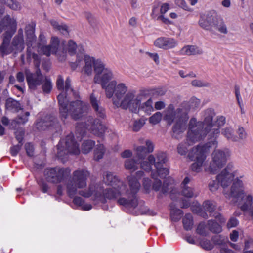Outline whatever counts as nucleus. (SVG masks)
<instances>
[{
  "label": "nucleus",
  "instance_id": "nucleus-1",
  "mask_svg": "<svg viewBox=\"0 0 253 253\" xmlns=\"http://www.w3.org/2000/svg\"><path fill=\"white\" fill-rule=\"evenodd\" d=\"M128 181L130 192L129 190L123 192L125 188L115 187L107 188L105 190L103 189L101 196L99 198L104 197L109 200L117 199V203L120 205L124 206L127 208H135L137 205V199L136 194L138 191L140 184L136 178L129 176L127 177Z\"/></svg>",
  "mask_w": 253,
  "mask_h": 253
},
{
  "label": "nucleus",
  "instance_id": "nucleus-2",
  "mask_svg": "<svg viewBox=\"0 0 253 253\" xmlns=\"http://www.w3.org/2000/svg\"><path fill=\"white\" fill-rule=\"evenodd\" d=\"M190 106L187 102L182 103L176 110L173 104H170L165 111L164 119L169 125L174 123L172 126V138L179 140L181 134L186 128V124L189 119L188 113Z\"/></svg>",
  "mask_w": 253,
  "mask_h": 253
},
{
  "label": "nucleus",
  "instance_id": "nucleus-3",
  "mask_svg": "<svg viewBox=\"0 0 253 253\" xmlns=\"http://www.w3.org/2000/svg\"><path fill=\"white\" fill-rule=\"evenodd\" d=\"M90 173L84 169H79L74 171L66 182V190L68 195L73 198L77 194L78 189L86 186L87 179Z\"/></svg>",
  "mask_w": 253,
  "mask_h": 253
},
{
  "label": "nucleus",
  "instance_id": "nucleus-4",
  "mask_svg": "<svg viewBox=\"0 0 253 253\" xmlns=\"http://www.w3.org/2000/svg\"><path fill=\"white\" fill-rule=\"evenodd\" d=\"M144 96L141 94L135 95L133 91H129L124 96L121 101L114 100L113 104L117 108L128 109L132 113L138 112V107Z\"/></svg>",
  "mask_w": 253,
  "mask_h": 253
},
{
  "label": "nucleus",
  "instance_id": "nucleus-5",
  "mask_svg": "<svg viewBox=\"0 0 253 253\" xmlns=\"http://www.w3.org/2000/svg\"><path fill=\"white\" fill-rule=\"evenodd\" d=\"M56 155L61 159H63L68 153L78 155L80 152L79 144L75 141L74 135L72 133L59 141L56 146Z\"/></svg>",
  "mask_w": 253,
  "mask_h": 253
},
{
  "label": "nucleus",
  "instance_id": "nucleus-6",
  "mask_svg": "<svg viewBox=\"0 0 253 253\" xmlns=\"http://www.w3.org/2000/svg\"><path fill=\"white\" fill-rule=\"evenodd\" d=\"M79 98V93L77 90H74L72 87L66 88L58 95L57 97L59 104V112L61 119L64 122L68 117V104Z\"/></svg>",
  "mask_w": 253,
  "mask_h": 253
},
{
  "label": "nucleus",
  "instance_id": "nucleus-7",
  "mask_svg": "<svg viewBox=\"0 0 253 253\" xmlns=\"http://www.w3.org/2000/svg\"><path fill=\"white\" fill-rule=\"evenodd\" d=\"M188 131L186 141L189 145L203 139L208 134V127L204 128L202 124H197L195 118H191L189 121Z\"/></svg>",
  "mask_w": 253,
  "mask_h": 253
},
{
  "label": "nucleus",
  "instance_id": "nucleus-8",
  "mask_svg": "<svg viewBox=\"0 0 253 253\" xmlns=\"http://www.w3.org/2000/svg\"><path fill=\"white\" fill-rule=\"evenodd\" d=\"M35 127L39 131L49 130L58 132L61 130V125L57 117L53 114L47 115L38 120Z\"/></svg>",
  "mask_w": 253,
  "mask_h": 253
},
{
  "label": "nucleus",
  "instance_id": "nucleus-9",
  "mask_svg": "<svg viewBox=\"0 0 253 253\" xmlns=\"http://www.w3.org/2000/svg\"><path fill=\"white\" fill-rule=\"evenodd\" d=\"M34 64L35 68L34 73H32L29 69L25 70V75L29 88L32 91L36 90L42 84L44 79V76L42 74L39 68L40 60L34 61Z\"/></svg>",
  "mask_w": 253,
  "mask_h": 253
},
{
  "label": "nucleus",
  "instance_id": "nucleus-10",
  "mask_svg": "<svg viewBox=\"0 0 253 253\" xmlns=\"http://www.w3.org/2000/svg\"><path fill=\"white\" fill-rule=\"evenodd\" d=\"M229 155L228 151L215 150L212 154V160L210 163L209 171L213 174L217 172L226 164Z\"/></svg>",
  "mask_w": 253,
  "mask_h": 253
},
{
  "label": "nucleus",
  "instance_id": "nucleus-11",
  "mask_svg": "<svg viewBox=\"0 0 253 253\" xmlns=\"http://www.w3.org/2000/svg\"><path fill=\"white\" fill-rule=\"evenodd\" d=\"M127 87L124 84H119L117 85V82L112 81L105 87L106 95L107 98H111L114 94V100L121 101L127 93Z\"/></svg>",
  "mask_w": 253,
  "mask_h": 253
},
{
  "label": "nucleus",
  "instance_id": "nucleus-12",
  "mask_svg": "<svg viewBox=\"0 0 253 253\" xmlns=\"http://www.w3.org/2000/svg\"><path fill=\"white\" fill-rule=\"evenodd\" d=\"M223 193L227 199L233 198V203H237L240 199H243L245 194L242 181L238 178L235 179L230 189L223 190Z\"/></svg>",
  "mask_w": 253,
  "mask_h": 253
},
{
  "label": "nucleus",
  "instance_id": "nucleus-13",
  "mask_svg": "<svg viewBox=\"0 0 253 253\" xmlns=\"http://www.w3.org/2000/svg\"><path fill=\"white\" fill-rule=\"evenodd\" d=\"M69 173L70 170L68 169L55 167L46 169L44 171V175L48 181L57 183L60 182Z\"/></svg>",
  "mask_w": 253,
  "mask_h": 253
},
{
  "label": "nucleus",
  "instance_id": "nucleus-14",
  "mask_svg": "<svg viewBox=\"0 0 253 253\" xmlns=\"http://www.w3.org/2000/svg\"><path fill=\"white\" fill-rule=\"evenodd\" d=\"M86 110L87 106L85 103L78 99L71 101L68 105V115L69 114L75 120L82 118Z\"/></svg>",
  "mask_w": 253,
  "mask_h": 253
},
{
  "label": "nucleus",
  "instance_id": "nucleus-15",
  "mask_svg": "<svg viewBox=\"0 0 253 253\" xmlns=\"http://www.w3.org/2000/svg\"><path fill=\"white\" fill-rule=\"evenodd\" d=\"M154 45L158 48L167 50L175 47L177 41L173 38L161 37L154 41Z\"/></svg>",
  "mask_w": 253,
  "mask_h": 253
},
{
  "label": "nucleus",
  "instance_id": "nucleus-16",
  "mask_svg": "<svg viewBox=\"0 0 253 253\" xmlns=\"http://www.w3.org/2000/svg\"><path fill=\"white\" fill-rule=\"evenodd\" d=\"M145 146H140L135 149L136 157L138 159H144L147 155L154 150V145L150 140H146L145 141Z\"/></svg>",
  "mask_w": 253,
  "mask_h": 253
},
{
  "label": "nucleus",
  "instance_id": "nucleus-17",
  "mask_svg": "<svg viewBox=\"0 0 253 253\" xmlns=\"http://www.w3.org/2000/svg\"><path fill=\"white\" fill-rule=\"evenodd\" d=\"M216 206L217 205L214 201L210 200L205 201L203 204V209L209 212L211 217H215L216 219H218L221 222H225V220L224 218H221V214L215 211Z\"/></svg>",
  "mask_w": 253,
  "mask_h": 253
},
{
  "label": "nucleus",
  "instance_id": "nucleus-18",
  "mask_svg": "<svg viewBox=\"0 0 253 253\" xmlns=\"http://www.w3.org/2000/svg\"><path fill=\"white\" fill-rule=\"evenodd\" d=\"M225 123V118L223 116L219 117L217 120V124H215L213 128L211 129L210 140L209 141L208 147H212V145L216 146L217 142L216 140L217 135L219 133V128Z\"/></svg>",
  "mask_w": 253,
  "mask_h": 253
},
{
  "label": "nucleus",
  "instance_id": "nucleus-19",
  "mask_svg": "<svg viewBox=\"0 0 253 253\" xmlns=\"http://www.w3.org/2000/svg\"><path fill=\"white\" fill-rule=\"evenodd\" d=\"M234 176L233 173L221 171L216 176V180L224 190H226L228 187L234 181Z\"/></svg>",
  "mask_w": 253,
  "mask_h": 253
},
{
  "label": "nucleus",
  "instance_id": "nucleus-20",
  "mask_svg": "<svg viewBox=\"0 0 253 253\" xmlns=\"http://www.w3.org/2000/svg\"><path fill=\"white\" fill-rule=\"evenodd\" d=\"M90 101L96 116L102 119H105L106 117L105 109L101 105L100 101L97 99L93 93L90 95Z\"/></svg>",
  "mask_w": 253,
  "mask_h": 253
},
{
  "label": "nucleus",
  "instance_id": "nucleus-21",
  "mask_svg": "<svg viewBox=\"0 0 253 253\" xmlns=\"http://www.w3.org/2000/svg\"><path fill=\"white\" fill-rule=\"evenodd\" d=\"M148 160L151 164H154L155 168H160L164 166L168 161L167 155L163 152H158L156 154V157L153 155H150L148 157Z\"/></svg>",
  "mask_w": 253,
  "mask_h": 253
},
{
  "label": "nucleus",
  "instance_id": "nucleus-22",
  "mask_svg": "<svg viewBox=\"0 0 253 253\" xmlns=\"http://www.w3.org/2000/svg\"><path fill=\"white\" fill-rule=\"evenodd\" d=\"M103 191V188L102 186L96 185L90 186L88 190H81L79 193L80 195L86 198L94 195L95 198H98L101 196Z\"/></svg>",
  "mask_w": 253,
  "mask_h": 253
},
{
  "label": "nucleus",
  "instance_id": "nucleus-23",
  "mask_svg": "<svg viewBox=\"0 0 253 253\" xmlns=\"http://www.w3.org/2000/svg\"><path fill=\"white\" fill-rule=\"evenodd\" d=\"M215 114L214 110L211 109H207L204 113V120L202 124L204 128L205 126L208 127V133L211 132V129L213 128L215 124L212 123L213 118L215 116ZM211 135V134H210Z\"/></svg>",
  "mask_w": 253,
  "mask_h": 253
},
{
  "label": "nucleus",
  "instance_id": "nucleus-24",
  "mask_svg": "<svg viewBox=\"0 0 253 253\" xmlns=\"http://www.w3.org/2000/svg\"><path fill=\"white\" fill-rule=\"evenodd\" d=\"M90 129L93 134L102 137L105 132L106 127L99 119L96 118L93 120Z\"/></svg>",
  "mask_w": 253,
  "mask_h": 253
},
{
  "label": "nucleus",
  "instance_id": "nucleus-25",
  "mask_svg": "<svg viewBox=\"0 0 253 253\" xmlns=\"http://www.w3.org/2000/svg\"><path fill=\"white\" fill-rule=\"evenodd\" d=\"M52 50V54L56 53L58 51H61L62 53L67 52L65 49L66 46V42L65 41H62L60 43L59 39L56 37H54L51 39V43L49 45Z\"/></svg>",
  "mask_w": 253,
  "mask_h": 253
},
{
  "label": "nucleus",
  "instance_id": "nucleus-26",
  "mask_svg": "<svg viewBox=\"0 0 253 253\" xmlns=\"http://www.w3.org/2000/svg\"><path fill=\"white\" fill-rule=\"evenodd\" d=\"M103 181L107 185H110L112 186H117L119 187L120 186V189L122 188H126L122 182L119 181L118 178L115 175H114L113 173L110 172H105L103 174Z\"/></svg>",
  "mask_w": 253,
  "mask_h": 253
},
{
  "label": "nucleus",
  "instance_id": "nucleus-27",
  "mask_svg": "<svg viewBox=\"0 0 253 253\" xmlns=\"http://www.w3.org/2000/svg\"><path fill=\"white\" fill-rule=\"evenodd\" d=\"M206 148L205 146L200 145H198L196 147H193L189 152L188 157L191 161L198 160L200 159L199 157L200 156H202L203 160H205V156L204 153Z\"/></svg>",
  "mask_w": 253,
  "mask_h": 253
},
{
  "label": "nucleus",
  "instance_id": "nucleus-28",
  "mask_svg": "<svg viewBox=\"0 0 253 253\" xmlns=\"http://www.w3.org/2000/svg\"><path fill=\"white\" fill-rule=\"evenodd\" d=\"M213 20L211 25V31H213L214 30H217L222 33L227 34V27L223 20L220 17L216 16L214 13H213Z\"/></svg>",
  "mask_w": 253,
  "mask_h": 253
},
{
  "label": "nucleus",
  "instance_id": "nucleus-29",
  "mask_svg": "<svg viewBox=\"0 0 253 253\" xmlns=\"http://www.w3.org/2000/svg\"><path fill=\"white\" fill-rule=\"evenodd\" d=\"M11 44L15 50V54L22 52L25 48L24 38L14 36L12 40Z\"/></svg>",
  "mask_w": 253,
  "mask_h": 253
},
{
  "label": "nucleus",
  "instance_id": "nucleus-30",
  "mask_svg": "<svg viewBox=\"0 0 253 253\" xmlns=\"http://www.w3.org/2000/svg\"><path fill=\"white\" fill-rule=\"evenodd\" d=\"M180 54L183 55H195L201 54L202 50L194 45H187L183 47L180 50Z\"/></svg>",
  "mask_w": 253,
  "mask_h": 253
},
{
  "label": "nucleus",
  "instance_id": "nucleus-31",
  "mask_svg": "<svg viewBox=\"0 0 253 253\" xmlns=\"http://www.w3.org/2000/svg\"><path fill=\"white\" fill-rule=\"evenodd\" d=\"M30 115L29 112H26L23 116H18L17 118L12 120L10 124L11 128L16 129L18 127L19 125H23L28 121V117Z\"/></svg>",
  "mask_w": 253,
  "mask_h": 253
},
{
  "label": "nucleus",
  "instance_id": "nucleus-32",
  "mask_svg": "<svg viewBox=\"0 0 253 253\" xmlns=\"http://www.w3.org/2000/svg\"><path fill=\"white\" fill-rule=\"evenodd\" d=\"M35 26L33 24H28L25 27V33L28 45H32V42L36 40L35 35Z\"/></svg>",
  "mask_w": 253,
  "mask_h": 253
},
{
  "label": "nucleus",
  "instance_id": "nucleus-33",
  "mask_svg": "<svg viewBox=\"0 0 253 253\" xmlns=\"http://www.w3.org/2000/svg\"><path fill=\"white\" fill-rule=\"evenodd\" d=\"M106 69L104 68V65L103 62L100 60L94 59V70L96 75L94 77V81L95 83H98L99 81V75L104 70Z\"/></svg>",
  "mask_w": 253,
  "mask_h": 253
},
{
  "label": "nucleus",
  "instance_id": "nucleus-34",
  "mask_svg": "<svg viewBox=\"0 0 253 253\" xmlns=\"http://www.w3.org/2000/svg\"><path fill=\"white\" fill-rule=\"evenodd\" d=\"M85 65L83 67V71L87 75H91L92 68H94V59L89 56L86 55L84 57Z\"/></svg>",
  "mask_w": 253,
  "mask_h": 253
},
{
  "label": "nucleus",
  "instance_id": "nucleus-35",
  "mask_svg": "<svg viewBox=\"0 0 253 253\" xmlns=\"http://www.w3.org/2000/svg\"><path fill=\"white\" fill-rule=\"evenodd\" d=\"M253 198L250 195L245 196L244 194L243 199L238 200V204L240 206V208L243 211L249 210L252 206Z\"/></svg>",
  "mask_w": 253,
  "mask_h": 253
},
{
  "label": "nucleus",
  "instance_id": "nucleus-36",
  "mask_svg": "<svg viewBox=\"0 0 253 253\" xmlns=\"http://www.w3.org/2000/svg\"><path fill=\"white\" fill-rule=\"evenodd\" d=\"M213 13H208L205 19L202 18L199 20L200 26L206 30H212L211 25L213 20Z\"/></svg>",
  "mask_w": 253,
  "mask_h": 253
},
{
  "label": "nucleus",
  "instance_id": "nucleus-37",
  "mask_svg": "<svg viewBox=\"0 0 253 253\" xmlns=\"http://www.w3.org/2000/svg\"><path fill=\"white\" fill-rule=\"evenodd\" d=\"M6 109L13 112H17L22 110L20 103L15 99L11 98H8L6 99L5 102Z\"/></svg>",
  "mask_w": 253,
  "mask_h": 253
},
{
  "label": "nucleus",
  "instance_id": "nucleus-38",
  "mask_svg": "<svg viewBox=\"0 0 253 253\" xmlns=\"http://www.w3.org/2000/svg\"><path fill=\"white\" fill-rule=\"evenodd\" d=\"M14 28L16 27V22L12 19L10 16L6 15L0 22V34L2 32L5 27Z\"/></svg>",
  "mask_w": 253,
  "mask_h": 253
},
{
  "label": "nucleus",
  "instance_id": "nucleus-39",
  "mask_svg": "<svg viewBox=\"0 0 253 253\" xmlns=\"http://www.w3.org/2000/svg\"><path fill=\"white\" fill-rule=\"evenodd\" d=\"M12 53L15 54V50L12 47V44L10 45V42H2L0 45V54L1 57L9 55Z\"/></svg>",
  "mask_w": 253,
  "mask_h": 253
},
{
  "label": "nucleus",
  "instance_id": "nucleus-40",
  "mask_svg": "<svg viewBox=\"0 0 253 253\" xmlns=\"http://www.w3.org/2000/svg\"><path fill=\"white\" fill-rule=\"evenodd\" d=\"M112 78V72L108 69H106L104 70L103 72H102V75L101 78L99 77L98 83L100 82L102 87L105 89V87L107 86L106 85V84Z\"/></svg>",
  "mask_w": 253,
  "mask_h": 253
},
{
  "label": "nucleus",
  "instance_id": "nucleus-41",
  "mask_svg": "<svg viewBox=\"0 0 253 253\" xmlns=\"http://www.w3.org/2000/svg\"><path fill=\"white\" fill-rule=\"evenodd\" d=\"M84 15L90 26L94 29H97L98 22L94 15L89 11H84Z\"/></svg>",
  "mask_w": 253,
  "mask_h": 253
},
{
  "label": "nucleus",
  "instance_id": "nucleus-42",
  "mask_svg": "<svg viewBox=\"0 0 253 253\" xmlns=\"http://www.w3.org/2000/svg\"><path fill=\"white\" fill-rule=\"evenodd\" d=\"M141 109L147 114H150L154 110L153 107V100L151 98H149L146 102L140 104L138 107V110Z\"/></svg>",
  "mask_w": 253,
  "mask_h": 253
},
{
  "label": "nucleus",
  "instance_id": "nucleus-43",
  "mask_svg": "<svg viewBox=\"0 0 253 253\" xmlns=\"http://www.w3.org/2000/svg\"><path fill=\"white\" fill-rule=\"evenodd\" d=\"M138 163L134 159H128L125 161V167L127 169L133 172L136 170L138 168Z\"/></svg>",
  "mask_w": 253,
  "mask_h": 253
},
{
  "label": "nucleus",
  "instance_id": "nucleus-44",
  "mask_svg": "<svg viewBox=\"0 0 253 253\" xmlns=\"http://www.w3.org/2000/svg\"><path fill=\"white\" fill-rule=\"evenodd\" d=\"M183 214V211L179 209L172 208L171 207L170 211V217L173 221L177 222L181 218Z\"/></svg>",
  "mask_w": 253,
  "mask_h": 253
},
{
  "label": "nucleus",
  "instance_id": "nucleus-45",
  "mask_svg": "<svg viewBox=\"0 0 253 253\" xmlns=\"http://www.w3.org/2000/svg\"><path fill=\"white\" fill-rule=\"evenodd\" d=\"M212 241L215 245H220L224 247L229 241L227 237L221 235H215L212 238Z\"/></svg>",
  "mask_w": 253,
  "mask_h": 253
},
{
  "label": "nucleus",
  "instance_id": "nucleus-46",
  "mask_svg": "<svg viewBox=\"0 0 253 253\" xmlns=\"http://www.w3.org/2000/svg\"><path fill=\"white\" fill-rule=\"evenodd\" d=\"M95 145V142L91 140L84 141L82 145V152L84 154H87L93 148Z\"/></svg>",
  "mask_w": 253,
  "mask_h": 253
},
{
  "label": "nucleus",
  "instance_id": "nucleus-47",
  "mask_svg": "<svg viewBox=\"0 0 253 253\" xmlns=\"http://www.w3.org/2000/svg\"><path fill=\"white\" fill-rule=\"evenodd\" d=\"M183 224L184 228L186 230H190L193 226L192 216L191 214H186L183 218Z\"/></svg>",
  "mask_w": 253,
  "mask_h": 253
},
{
  "label": "nucleus",
  "instance_id": "nucleus-48",
  "mask_svg": "<svg viewBox=\"0 0 253 253\" xmlns=\"http://www.w3.org/2000/svg\"><path fill=\"white\" fill-rule=\"evenodd\" d=\"M208 226L209 230L213 233H218L222 230L221 226L217 222L213 220H208Z\"/></svg>",
  "mask_w": 253,
  "mask_h": 253
},
{
  "label": "nucleus",
  "instance_id": "nucleus-49",
  "mask_svg": "<svg viewBox=\"0 0 253 253\" xmlns=\"http://www.w3.org/2000/svg\"><path fill=\"white\" fill-rule=\"evenodd\" d=\"M42 84V89L44 93H49L51 90L52 85V83L49 79H48L46 76H44V79L41 84Z\"/></svg>",
  "mask_w": 253,
  "mask_h": 253
},
{
  "label": "nucleus",
  "instance_id": "nucleus-50",
  "mask_svg": "<svg viewBox=\"0 0 253 253\" xmlns=\"http://www.w3.org/2000/svg\"><path fill=\"white\" fill-rule=\"evenodd\" d=\"M16 31V27L8 28L3 33L2 42H10L11 37Z\"/></svg>",
  "mask_w": 253,
  "mask_h": 253
},
{
  "label": "nucleus",
  "instance_id": "nucleus-51",
  "mask_svg": "<svg viewBox=\"0 0 253 253\" xmlns=\"http://www.w3.org/2000/svg\"><path fill=\"white\" fill-rule=\"evenodd\" d=\"M105 152L104 146L102 144L97 145V147L94 150V159L99 160L102 158Z\"/></svg>",
  "mask_w": 253,
  "mask_h": 253
},
{
  "label": "nucleus",
  "instance_id": "nucleus-52",
  "mask_svg": "<svg viewBox=\"0 0 253 253\" xmlns=\"http://www.w3.org/2000/svg\"><path fill=\"white\" fill-rule=\"evenodd\" d=\"M199 158V160H196V162L193 163L191 166V169L193 171L198 172L200 171L201 167L204 160L202 158V156H200Z\"/></svg>",
  "mask_w": 253,
  "mask_h": 253
},
{
  "label": "nucleus",
  "instance_id": "nucleus-53",
  "mask_svg": "<svg viewBox=\"0 0 253 253\" xmlns=\"http://www.w3.org/2000/svg\"><path fill=\"white\" fill-rule=\"evenodd\" d=\"M145 123V120L142 118L134 121L132 126L133 131L135 132L138 131Z\"/></svg>",
  "mask_w": 253,
  "mask_h": 253
},
{
  "label": "nucleus",
  "instance_id": "nucleus-54",
  "mask_svg": "<svg viewBox=\"0 0 253 253\" xmlns=\"http://www.w3.org/2000/svg\"><path fill=\"white\" fill-rule=\"evenodd\" d=\"M224 135L229 140H231L234 142H237L238 139L237 136L233 134L232 129L230 128H226L224 129L223 132Z\"/></svg>",
  "mask_w": 253,
  "mask_h": 253
},
{
  "label": "nucleus",
  "instance_id": "nucleus-55",
  "mask_svg": "<svg viewBox=\"0 0 253 253\" xmlns=\"http://www.w3.org/2000/svg\"><path fill=\"white\" fill-rule=\"evenodd\" d=\"M67 46V48L65 47L67 51L71 55L75 54L77 48V44L73 40H69L68 42Z\"/></svg>",
  "mask_w": 253,
  "mask_h": 253
},
{
  "label": "nucleus",
  "instance_id": "nucleus-56",
  "mask_svg": "<svg viewBox=\"0 0 253 253\" xmlns=\"http://www.w3.org/2000/svg\"><path fill=\"white\" fill-rule=\"evenodd\" d=\"M158 176L161 178H165L169 173V170L167 168H164V166H161L160 168H156Z\"/></svg>",
  "mask_w": 253,
  "mask_h": 253
},
{
  "label": "nucleus",
  "instance_id": "nucleus-57",
  "mask_svg": "<svg viewBox=\"0 0 253 253\" xmlns=\"http://www.w3.org/2000/svg\"><path fill=\"white\" fill-rule=\"evenodd\" d=\"M5 4L10 8L14 10H19L21 8L20 4L17 1L13 0H5Z\"/></svg>",
  "mask_w": 253,
  "mask_h": 253
},
{
  "label": "nucleus",
  "instance_id": "nucleus-58",
  "mask_svg": "<svg viewBox=\"0 0 253 253\" xmlns=\"http://www.w3.org/2000/svg\"><path fill=\"white\" fill-rule=\"evenodd\" d=\"M237 133L238 135V136H237V141L245 140L246 139L247 134L243 127H239L237 130Z\"/></svg>",
  "mask_w": 253,
  "mask_h": 253
},
{
  "label": "nucleus",
  "instance_id": "nucleus-59",
  "mask_svg": "<svg viewBox=\"0 0 253 253\" xmlns=\"http://www.w3.org/2000/svg\"><path fill=\"white\" fill-rule=\"evenodd\" d=\"M186 144H187V146H189L186 140H185L184 143H181L177 145V152L181 155H185L188 151L187 147L185 145Z\"/></svg>",
  "mask_w": 253,
  "mask_h": 253
},
{
  "label": "nucleus",
  "instance_id": "nucleus-60",
  "mask_svg": "<svg viewBox=\"0 0 253 253\" xmlns=\"http://www.w3.org/2000/svg\"><path fill=\"white\" fill-rule=\"evenodd\" d=\"M162 117V114L157 112L149 118V122L153 124H156L160 122Z\"/></svg>",
  "mask_w": 253,
  "mask_h": 253
},
{
  "label": "nucleus",
  "instance_id": "nucleus-61",
  "mask_svg": "<svg viewBox=\"0 0 253 253\" xmlns=\"http://www.w3.org/2000/svg\"><path fill=\"white\" fill-rule=\"evenodd\" d=\"M172 179H166L164 181L163 185L161 188V192L163 194H166L168 193L169 190L172 189V187L170 186V184H171V182L172 181Z\"/></svg>",
  "mask_w": 253,
  "mask_h": 253
},
{
  "label": "nucleus",
  "instance_id": "nucleus-62",
  "mask_svg": "<svg viewBox=\"0 0 253 253\" xmlns=\"http://www.w3.org/2000/svg\"><path fill=\"white\" fill-rule=\"evenodd\" d=\"M191 84L193 86L198 87H209L210 86V83L198 80H193L191 82Z\"/></svg>",
  "mask_w": 253,
  "mask_h": 253
},
{
  "label": "nucleus",
  "instance_id": "nucleus-63",
  "mask_svg": "<svg viewBox=\"0 0 253 253\" xmlns=\"http://www.w3.org/2000/svg\"><path fill=\"white\" fill-rule=\"evenodd\" d=\"M181 193L183 196L189 198L192 197L194 196L193 189L187 186H183Z\"/></svg>",
  "mask_w": 253,
  "mask_h": 253
},
{
  "label": "nucleus",
  "instance_id": "nucleus-64",
  "mask_svg": "<svg viewBox=\"0 0 253 253\" xmlns=\"http://www.w3.org/2000/svg\"><path fill=\"white\" fill-rule=\"evenodd\" d=\"M200 245L202 248L206 250H211L213 249V246L210 241L207 239H204L200 242Z\"/></svg>",
  "mask_w": 253,
  "mask_h": 253
}]
</instances>
